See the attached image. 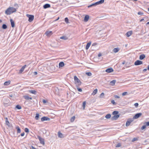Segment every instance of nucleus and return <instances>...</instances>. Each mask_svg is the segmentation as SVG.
Masks as SVG:
<instances>
[{"instance_id": "f257e3e1", "label": "nucleus", "mask_w": 149, "mask_h": 149, "mask_svg": "<svg viewBox=\"0 0 149 149\" xmlns=\"http://www.w3.org/2000/svg\"><path fill=\"white\" fill-rule=\"evenodd\" d=\"M17 11L16 9L13 7H9L5 11V13L7 15H10Z\"/></svg>"}, {"instance_id": "f03ea898", "label": "nucleus", "mask_w": 149, "mask_h": 149, "mask_svg": "<svg viewBox=\"0 0 149 149\" xmlns=\"http://www.w3.org/2000/svg\"><path fill=\"white\" fill-rule=\"evenodd\" d=\"M119 112L117 111H114L112 112V114L114 116L112 117L111 119L112 120H116L120 116V114H118Z\"/></svg>"}, {"instance_id": "7ed1b4c3", "label": "nucleus", "mask_w": 149, "mask_h": 149, "mask_svg": "<svg viewBox=\"0 0 149 149\" xmlns=\"http://www.w3.org/2000/svg\"><path fill=\"white\" fill-rule=\"evenodd\" d=\"M74 78L75 84H77V87L80 86L81 84V83L77 77L76 76H75L74 77Z\"/></svg>"}, {"instance_id": "20e7f679", "label": "nucleus", "mask_w": 149, "mask_h": 149, "mask_svg": "<svg viewBox=\"0 0 149 149\" xmlns=\"http://www.w3.org/2000/svg\"><path fill=\"white\" fill-rule=\"evenodd\" d=\"M26 16L29 18L28 21L29 22H32L34 19V16L33 15H30L27 14Z\"/></svg>"}, {"instance_id": "39448f33", "label": "nucleus", "mask_w": 149, "mask_h": 149, "mask_svg": "<svg viewBox=\"0 0 149 149\" xmlns=\"http://www.w3.org/2000/svg\"><path fill=\"white\" fill-rule=\"evenodd\" d=\"M133 120H134L132 118L128 119L126 122L125 124L126 126V127L129 126L130 125V124L131 123L133 122Z\"/></svg>"}, {"instance_id": "423d86ee", "label": "nucleus", "mask_w": 149, "mask_h": 149, "mask_svg": "<svg viewBox=\"0 0 149 149\" xmlns=\"http://www.w3.org/2000/svg\"><path fill=\"white\" fill-rule=\"evenodd\" d=\"M142 115V113H136L133 116V118H132L133 120L135 119H136L139 118Z\"/></svg>"}, {"instance_id": "0eeeda50", "label": "nucleus", "mask_w": 149, "mask_h": 149, "mask_svg": "<svg viewBox=\"0 0 149 149\" xmlns=\"http://www.w3.org/2000/svg\"><path fill=\"white\" fill-rule=\"evenodd\" d=\"M37 137L39 140L41 144L44 145L45 144V141L44 139L43 138H42L40 136L38 135Z\"/></svg>"}, {"instance_id": "6e6552de", "label": "nucleus", "mask_w": 149, "mask_h": 149, "mask_svg": "<svg viewBox=\"0 0 149 149\" xmlns=\"http://www.w3.org/2000/svg\"><path fill=\"white\" fill-rule=\"evenodd\" d=\"M143 64V62L140 60H137L134 63V65H138L142 64Z\"/></svg>"}, {"instance_id": "1a4fd4ad", "label": "nucleus", "mask_w": 149, "mask_h": 149, "mask_svg": "<svg viewBox=\"0 0 149 149\" xmlns=\"http://www.w3.org/2000/svg\"><path fill=\"white\" fill-rule=\"evenodd\" d=\"M41 121H49L50 118L46 116H43L41 118Z\"/></svg>"}, {"instance_id": "9d476101", "label": "nucleus", "mask_w": 149, "mask_h": 149, "mask_svg": "<svg viewBox=\"0 0 149 149\" xmlns=\"http://www.w3.org/2000/svg\"><path fill=\"white\" fill-rule=\"evenodd\" d=\"M6 119V124L9 127H11V125H10L9 123L8 118L7 117L5 118Z\"/></svg>"}, {"instance_id": "9b49d317", "label": "nucleus", "mask_w": 149, "mask_h": 149, "mask_svg": "<svg viewBox=\"0 0 149 149\" xmlns=\"http://www.w3.org/2000/svg\"><path fill=\"white\" fill-rule=\"evenodd\" d=\"M105 71L107 73H110L113 72V70L112 68H110L107 69Z\"/></svg>"}, {"instance_id": "f8f14e48", "label": "nucleus", "mask_w": 149, "mask_h": 149, "mask_svg": "<svg viewBox=\"0 0 149 149\" xmlns=\"http://www.w3.org/2000/svg\"><path fill=\"white\" fill-rule=\"evenodd\" d=\"M52 31H47L45 32V35L47 36H50L52 35Z\"/></svg>"}, {"instance_id": "ddd939ff", "label": "nucleus", "mask_w": 149, "mask_h": 149, "mask_svg": "<svg viewBox=\"0 0 149 149\" xmlns=\"http://www.w3.org/2000/svg\"><path fill=\"white\" fill-rule=\"evenodd\" d=\"M89 18V16L88 15H86L84 17V21L85 22H87L88 21Z\"/></svg>"}, {"instance_id": "4468645a", "label": "nucleus", "mask_w": 149, "mask_h": 149, "mask_svg": "<svg viewBox=\"0 0 149 149\" xmlns=\"http://www.w3.org/2000/svg\"><path fill=\"white\" fill-rule=\"evenodd\" d=\"M23 97L26 100H32V98L31 97H29L28 95H25L23 96Z\"/></svg>"}, {"instance_id": "2eb2a0df", "label": "nucleus", "mask_w": 149, "mask_h": 149, "mask_svg": "<svg viewBox=\"0 0 149 149\" xmlns=\"http://www.w3.org/2000/svg\"><path fill=\"white\" fill-rule=\"evenodd\" d=\"M43 7L44 9H46L50 7V5L49 4L46 3L43 6Z\"/></svg>"}, {"instance_id": "dca6fc26", "label": "nucleus", "mask_w": 149, "mask_h": 149, "mask_svg": "<svg viewBox=\"0 0 149 149\" xmlns=\"http://www.w3.org/2000/svg\"><path fill=\"white\" fill-rule=\"evenodd\" d=\"M146 57V56L144 54H142L140 55L139 59L140 60H142Z\"/></svg>"}, {"instance_id": "f3484780", "label": "nucleus", "mask_w": 149, "mask_h": 149, "mask_svg": "<svg viewBox=\"0 0 149 149\" xmlns=\"http://www.w3.org/2000/svg\"><path fill=\"white\" fill-rule=\"evenodd\" d=\"M104 0H100V1H97L96 2L97 5L101 4L104 2Z\"/></svg>"}, {"instance_id": "a211bd4d", "label": "nucleus", "mask_w": 149, "mask_h": 149, "mask_svg": "<svg viewBox=\"0 0 149 149\" xmlns=\"http://www.w3.org/2000/svg\"><path fill=\"white\" fill-rule=\"evenodd\" d=\"M10 22L11 24L12 27H14L15 24V23H14V21L11 19H10Z\"/></svg>"}, {"instance_id": "6ab92c4d", "label": "nucleus", "mask_w": 149, "mask_h": 149, "mask_svg": "<svg viewBox=\"0 0 149 149\" xmlns=\"http://www.w3.org/2000/svg\"><path fill=\"white\" fill-rule=\"evenodd\" d=\"M26 66V65H25L21 68L20 69L19 71V72L20 73H22L24 70Z\"/></svg>"}, {"instance_id": "aec40b11", "label": "nucleus", "mask_w": 149, "mask_h": 149, "mask_svg": "<svg viewBox=\"0 0 149 149\" xmlns=\"http://www.w3.org/2000/svg\"><path fill=\"white\" fill-rule=\"evenodd\" d=\"M91 42H90L87 43L86 45V49L87 50L89 48L91 45Z\"/></svg>"}, {"instance_id": "412c9836", "label": "nucleus", "mask_w": 149, "mask_h": 149, "mask_svg": "<svg viewBox=\"0 0 149 149\" xmlns=\"http://www.w3.org/2000/svg\"><path fill=\"white\" fill-rule=\"evenodd\" d=\"M58 136L60 138H62L63 137V134L61 133L60 132H58Z\"/></svg>"}, {"instance_id": "4be33fe9", "label": "nucleus", "mask_w": 149, "mask_h": 149, "mask_svg": "<svg viewBox=\"0 0 149 149\" xmlns=\"http://www.w3.org/2000/svg\"><path fill=\"white\" fill-rule=\"evenodd\" d=\"M16 129L17 130V133H20L21 132V129L17 125L16 126Z\"/></svg>"}, {"instance_id": "5701e85b", "label": "nucleus", "mask_w": 149, "mask_h": 149, "mask_svg": "<svg viewBox=\"0 0 149 149\" xmlns=\"http://www.w3.org/2000/svg\"><path fill=\"white\" fill-rule=\"evenodd\" d=\"M132 34V31H128L126 33V35L127 37H129Z\"/></svg>"}, {"instance_id": "b1692460", "label": "nucleus", "mask_w": 149, "mask_h": 149, "mask_svg": "<svg viewBox=\"0 0 149 149\" xmlns=\"http://www.w3.org/2000/svg\"><path fill=\"white\" fill-rule=\"evenodd\" d=\"M64 63L63 62H61L59 63L58 65L59 68H60L61 67H63L64 66Z\"/></svg>"}, {"instance_id": "393cba45", "label": "nucleus", "mask_w": 149, "mask_h": 149, "mask_svg": "<svg viewBox=\"0 0 149 149\" xmlns=\"http://www.w3.org/2000/svg\"><path fill=\"white\" fill-rule=\"evenodd\" d=\"M119 50H120V49L119 48H118V47L116 48H114L113 49V51L114 53H117L119 51Z\"/></svg>"}, {"instance_id": "a878e982", "label": "nucleus", "mask_w": 149, "mask_h": 149, "mask_svg": "<svg viewBox=\"0 0 149 149\" xmlns=\"http://www.w3.org/2000/svg\"><path fill=\"white\" fill-rule=\"evenodd\" d=\"M10 82L11 81L10 80H9L8 81H6L4 82V84L5 86L8 85L10 84Z\"/></svg>"}, {"instance_id": "bb28decb", "label": "nucleus", "mask_w": 149, "mask_h": 149, "mask_svg": "<svg viewBox=\"0 0 149 149\" xmlns=\"http://www.w3.org/2000/svg\"><path fill=\"white\" fill-rule=\"evenodd\" d=\"M116 82V80H113L111 81H110V84L111 86H113L115 85Z\"/></svg>"}, {"instance_id": "cd10ccee", "label": "nucleus", "mask_w": 149, "mask_h": 149, "mask_svg": "<svg viewBox=\"0 0 149 149\" xmlns=\"http://www.w3.org/2000/svg\"><path fill=\"white\" fill-rule=\"evenodd\" d=\"M29 91L30 93L35 95L37 93L36 91L35 90H29Z\"/></svg>"}, {"instance_id": "c85d7f7f", "label": "nucleus", "mask_w": 149, "mask_h": 149, "mask_svg": "<svg viewBox=\"0 0 149 149\" xmlns=\"http://www.w3.org/2000/svg\"><path fill=\"white\" fill-rule=\"evenodd\" d=\"M97 5V4H96V2L95 3H93L89 6H88V8H90L91 7H93V6H96Z\"/></svg>"}, {"instance_id": "c756f323", "label": "nucleus", "mask_w": 149, "mask_h": 149, "mask_svg": "<svg viewBox=\"0 0 149 149\" xmlns=\"http://www.w3.org/2000/svg\"><path fill=\"white\" fill-rule=\"evenodd\" d=\"M97 89H95L93 92L92 93V95H95L97 93Z\"/></svg>"}, {"instance_id": "7c9ffc66", "label": "nucleus", "mask_w": 149, "mask_h": 149, "mask_svg": "<svg viewBox=\"0 0 149 149\" xmlns=\"http://www.w3.org/2000/svg\"><path fill=\"white\" fill-rule=\"evenodd\" d=\"M111 115L110 113L107 114L105 116V117L107 119H109L111 117Z\"/></svg>"}, {"instance_id": "2f4dec72", "label": "nucleus", "mask_w": 149, "mask_h": 149, "mask_svg": "<svg viewBox=\"0 0 149 149\" xmlns=\"http://www.w3.org/2000/svg\"><path fill=\"white\" fill-rule=\"evenodd\" d=\"M60 39H63L64 40H66L68 39V38L66 36H62L60 37Z\"/></svg>"}, {"instance_id": "473e14b6", "label": "nucleus", "mask_w": 149, "mask_h": 149, "mask_svg": "<svg viewBox=\"0 0 149 149\" xmlns=\"http://www.w3.org/2000/svg\"><path fill=\"white\" fill-rule=\"evenodd\" d=\"M7 25L5 24H3L2 27V28L3 29H6L7 28Z\"/></svg>"}, {"instance_id": "72a5a7b5", "label": "nucleus", "mask_w": 149, "mask_h": 149, "mask_svg": "<svg viewBox=\"0 0 149 149\" xmlns=\"http://www.w3.org/2000/svg\"><path fill=\"white\" fill-rule=\"evenodd\" d=\"M39 114L38 113H36L35 116V119L36 120H38L39 119Z\"/></svg>"}, {"instance_id": "f704fd0d", "label": "nucleus", "mask_w": 149, "mask_h": 149, "mask_svg": "<svg viewBox=\"0 0 149 149\" xmlns=\"http://www.w3.org/2000/svg\"><path fill=\"white\" fill-rule=\"evenodd\" d=\"M75 118V116H73V117H72L70 118V121L71 122H73L74 121Z\"/></svg>"}, {"instance_id": "c9c22d12", "label": "nucleus", "mask_w": 149, "mask_h": 149, "mask_svg": "<svg viewBox=\"0 0 149 149\" xmlns=\"http://www.w3.org/2000/svg\"><path fill=\"white\" fill-rule=\"evenodd\" d=\"M15 108L18 109H22L21 107L19 105H17L16 106Z\"/></svg>"}, {"instance_id": "e433bc0d", "label": "nucleus", "mask_w": 149, "mask_h": 149, "mask_svg": "<svg viewBox=\"0 0 149 149\" xmlns=\"http://www.w3.org/2000/svg\"><path fill=\"white\" fill-rule=\"evenodd\" d=\"M65 21L66 23H69V20L68 17H65Z\"/></svg>"}, {"instance_id": "4c0bfd02", "label": "nucleus", "mask_w": 149, "mask_h": 149, "mask_svg": "<svg viewBox=\"0 0 149 149\" xmlns=\"http://www.w3.org/2000/svg\"><path fill=\"white\" fill-rule=\"evenodd\" d=\"M86 104V102L85 101H84L83 103L82 107L84 109H85V105Z\"/></svg>"}, {"instance_id": "58836bf2", "label": "nucleus", "mask_w": 149, "mask_h": 149, "mask_svg": "<svg viewBox=\"0 0 149 149\" xmlns=\"http://www.w3.org/2000/svg\"><path fill=\"white\" fill-rule=\"evenodd\" d=\"M97 45V43L96 42L93 43L92 45L91 48H93V47Z\"/></svg>"}, {"instance_id": "ea45409f", "label": "nucleus", "mask_w": 149, "mask_h": 149, "mask_svg": "<svg viewBox=\"0 0 149 149\" xmlns=\"http://www.w3.org/2000/svg\"><path fill=\"white\" fill-rule=\"evenodd\" d=\"M121 146V144L120 143H118L116 145V147L118 148Z\"/></svg>"}, {"instance_id": "a19ab883", "label": "nucleus", "mask_w": 149, "mask_h": 149, "mask_svg": "<svg viewBox=\"0 0 149 149\" xmlns=\"http://www.w3.org/2000/svg\"><path fill=\"white\" fill-rule=\"evenodd\" d=\"M86 74L88 76H91L92 75V74L91 72H87L86 73Z\"/></svg>"}, {"instance_id": "79ce46f5", "label": "nucleus", "mask_w": 149, "mask_h": 149, "mask_svg": "<svg viewBox=\"0 0 149 149\" xmlns=\"http://www.w3.org/2000/svg\"><path fill=\"white\" fill-rule=\"evenodd\" d=\"M144 125L146 127L149 126V122H147L144 123Z\"/></svg>"}, {"instance_id": "37998d69", "label": "nucleus", "mask_w": 149, "mask_h": 149, "mask_svg": "<svg viewBox=\"0 0 149 149\" xmlns=\"http://www.w3.org/2000/svg\"><path fill=\"white\" fill-rule=\"evenodd\" d=\"M111 102L113 105H115L116 104V103L115 102V101L114 100H111Z\"/></svg>"}, {"instance_id": "c03bdc74", "label": "nucleus", "mask_w": 149, "mask_h": 149, "mask_svg": "<svg viewBox=\"0 0 149 149\" xmlns=\"http://www.w3.org/2000/svg\"><path fill=\"white\" fill-rule=\"evenodd\" d=\"M24 131L26 133L29 132V129L27 128H25L24 129Z\"/></svg>"}, {"instance_id": "a18cd8bd", "label": "nucleus", "mask_w": 149, "mask_h": 149, "mask_svg": "<svg viewBox=\"0 0 149 149\" xmlns=\"http://www.w3.org/2000/svg\"><path fill=\"white\" fill-rule=\"evenodd\" d=\"M104 94L103 93H102L100 95V98H103V97L104 96Z\"/></svg>"}, {"instance_id": "49530a36", "label": "nucleus", "mask_w": 149, "mask_h": 149, "mask_svg": "<svg viewBox=\"0 0 149 149\" xmlns=\"http://www.w3.org/2000/svg\"><path fill=\"white\" fill-rule=\"evenodd\" d=\"M146 127V126L145 125H144L142 126V127H141V129L142 130H143L144 129H145Z\"/></svg>"}, {"instance_id": "de8ad7c7", "label": "nucleus", "mask_w": 149, "mask_h": 149, "mask_svg": "<svg viewBox=\"0 0 149 149\" xmlns=\"http://www.w3.org/2000/svg\"><path fill=\"white\" fill-rule=\"evenodd\" d=\"M134 105L136 108H137L138 107L139 104L138 103H136L134 104Z\"/></svg>"}, {"instance_id": "09e8293b", "label": "nucleus", "mask_w": 149, "mask_h": 149, "mask_svg": "<svg viewBox=\"0 0 149 149\" xmlns=\"http://www.w3.org/2000/svg\"><path fill=\"white\" fill-rule=\"evenodd\" d=\"M42 102L44 104H45L47 102V101L43 99L42 100Z\"/></svg>"}, {"instance_id": "8fccbe9b", "label": "nucleus", "mask_w": 149, "mask_h": 149, "mask_svg": "<svg viewBox=\"0 0 149 149\" xmlns=\"http://www.w3.org/2000/svg\"><path fill=\"white\" fill-rule=\"evenodd\" d=\"M77 88L78 91L79 92H81L82 91V90L81 88H79L78 87H77Z\"/></svg>"}, {"instance_id": "3c124183", "label": "nucleus", "mask_w": 149, "mask_h": 149, "mask_svg": "<svg viewBox=\"0 0 149 149\" xmlns=\"http://www.w3.org/2000/svg\"><path fill=\"white\" fill-rule=\"evenodd\" d=\"M138 140V139L136 138H134L132 140V142H134L135 141H136Z\"/></svg>"}, {"instance_id": "603ef678", "label": "nucleus", "mask_w": 149, "mask_h": 149, "mask_svg": "<svg viewBox=\"0 0 149 149\" xmlns=\"http://www.w3.org/2000/svg\"><path fill=\"white\" fill-rule=\"evenodd\" d=\"M127 94V92H124L122 93V95L123 96H124Z\"/></svg>"}, {"instance_id": "864d4df0", "label": "nucleus", "mask_w": 149, "mask_h": 149, "mask_svg": "<svg viewBox=\"0 0 149 149\" xmlns=\"http://www.w3.org/2000/svg\"><path fill=\"white\" fill-rule=\"evenodd\" d=\"M143 13L141 12L140 11H139L138 13V14L139 15H142L143 14Z\"/></svg>"}, {"instance_id": "5fc2aeb1", "label": "nucleus", "mask_w": 149, "mask_h": 149, "mask_svg": "<svg viewBox=\"0 0 149 149\" xmlns=\"http://www.w3.org/2000/svg\"><path fill=\"white\" fill-rule=\"evenodd\" d=\"M114 97L116 98H119L120 97L119 96L116 95H114Z\"/></svg>"}, {"instance_id": "6e6d98bb", "label": "nucleus", "mask_w": 149, "mask_h": 149, "mask_svg": "<svg viewBox=\"0 0 149 149\" xmlns=\"http://www.w3.org/2000/svg\"><path fill=\"white\" fill-rule=\"evenodd\" d=\"M24 132H23V133H22L21 134V136H24Z\"/></svg>"}, {"instance_id": "4d7b16f0", "label": "nucleus", "mask_w": 149, "mask_h": 149, "mask_svg": "<svg viewBox=\"0 0 149 149\" xmlns=\"http://www.w3.org/2000/svg\"><path fill=\"white\" fill-rule=\"evenodd\" d=\"M33 73L35 75H36L38 74V73L37 72H34Z\"/></svg>"}, {"instance_id": "13d9d810", "label": "nucleus", "mask_w": 149, "mask_h": 149, "mask_svg": "<svg viewBox=\"0 0 149 149\" xmlns=\"http://www.w3.org/2000/svg\"><path fill=\"white\" fill-rule=\"evenodd\" d=\"M102 56V54L100 53H99L98 55V57H100Z\"/></svg>"}, {"instance_id": "bf43d9fd", "label": "nucleus", "mask_w": 149, "mask_h": 149, "mask_svg": "<svg viewBox=\"0 0 149 149\" xmlns=\"http://www.w3.org/2000/svg\"><path fill=\"white\" fill-rule=\"evenodd\" d=\"M147 70V69H146V68H145V69H144L143 70V72H146Z\"/></svg>"}, {"instance_id": "052dcab7", "label": "nucleus", "mask_w": 149, "mask_h": 149, "mask_svg": "<svg viewBox=\"0 0 149 149\" xmlns=\"http://www.w3.org/2000/svg\"><path fill=\"white\" fill-rule=\"evenodd\" d=\"M31 148L32 149H37L36 148H35L34 147H33V146H31Z\"/></svg>"}, {"instance_id": "680f3d73", "label": "nucleus", "mask_w": 149, "mask_h": 149, "mask_svg": "<svg viewBox=\"0 0 149 149\" xmlns=\"http://www.w3.org/2000/svg\"><path fill=\"white\" fill-rule=\"evenodd\" d=\"M14 6H18V5L17 4H16V3H15V4L14 5Z\"/></svg>"}, {"instance_id": "e2e57ef3", "label": "nucleus", "mask_w": 149, "mask_h": 149, "mask_svg": "<svg viewBox=\"0 0 149 149\" xmlns=\"http://www.w3.org/2000/svg\"><path fill=\"white\" fill-rule=\"evenodd\" d=\"M144 20V19L143 18L140 20V22H141Z\"/></svg>"}, {"instance_id": "0e129e2a", "label": "nucleus", "mask_w": 149, "mask_h": 149, "mask_svg": "<svg viewBox=\"0 0 149 149\" xmlns=\"http://www.w3.org/2000/svg\"><path fill=\"white\" fill-rule=\"evenodd\" d=\"M9 96L10 97H13V95L12 94H11V95L10 94L9 95Z\"/></svg>"}, {"instance_id": "69168bd1", "label": "nucleus", "mask_w": 149, "mask_h": 149, "mask_svg": "<svg viewBox=\"0 0 149 149\" xmlns=\"http://www.w3.org/2000/svg\"><path fill=\"white\" fill-rule=\"evenodd\" d=\"M147 69L149 70V65H148V66Z\"/></svg>"}, {"instance_id": "338daca9", "label": "nucleus", "mask_w": 149, "mask_h": 149, "mask_svg": "<svg viewBox=\"0 0 149 149\" xmlns=\"http://www.w3.org/2000/svg\"><path fill=\"white\" fill-rule=\"evenodd\" d=\"M149 24V22H147V23H146V25H147V24Z\"/></svg>"}, {"instance_id": "774afa93", "label": "nucleus", "mask_w": 149, "mask_h": 149, "mask_svg": "<svg viewBox=\"0 0 149 149\" xmlns=\"http://www.w3.org/2000/svg\"><path fill=\"white\" fill-rule=\"evenodd\" d=\"M148 11H149V8H148Z\"/></svg>"}]
</instances>
